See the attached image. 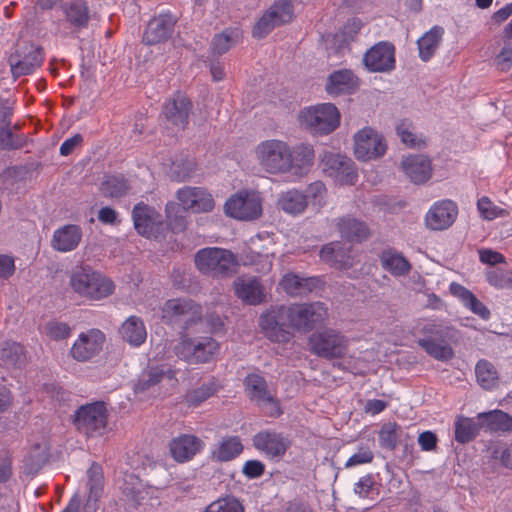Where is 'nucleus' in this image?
Here are the masks:
<instances>
[{"mask_svg": "<svg viewBox=\"0 0 512 512\" xmlns=\"http://www.w3.org/2000/svg\"><path fill=\"white\" fill-rule=\"evenodd\" d=\"M328 317L327 308L322 302L293 304L280 306L270 313L260 317V326L275 336L276 341L288 339V328L300 332H309L325 322Z\"/></svg>", "mask_w": 512, "mask_h": 512, "instance_id": "1", "label": "nucleus"}, {"mask_svg": "<svg viewBox=\"0 0 512 512\" xmlns=\"http://www.w3.org/2000/svg\"><path fill=\"white\" fill-rule=\"evenodd\" d=\"M426 337L418 339L417 344L432 358L438 361H448L454 357V351L449 345L460 340V332L443 321H428L421 328Z\"/></svg>", "mask_w": 512, "mask_h": 512, "instance_id": "2", "label": "nucleus"}, {"mask_svg": "<svg viewBox=\"0 0 512 512\" xmlns=\"http://www.w3.org/2000/svg\"><path fill=\"white\" fill-rule=\"evenodd\" d=\"M69 285L77 295L92 301L110 296L115 289L112 280L89 266L73 269Z\"/></svg>", "mask_w": 512, "mask_h": 512, "instance_id": "3", "label": "nucleus"}, {"mask_svg": "<svg viewBox=\"0 0 512 512\" xmlns=\"http://www.w3.org/2000/svg\"><path fill=\"white\" fill-rule=\"evenodd\" d=\"M219 351V343L210 336H185L174 346L175 355L190 365L210 363Z\"/></svg>", "mask_w": 512, "mask_h": 512, "instance_id": "4", "label": "nucleus"}, {"mask_svg": "<svg viewBox=\"0 0 512 512\" xmlns=\"http://www.w3.org/2000/svg\"><path fill=\"white\" fill-rule=\"evenodd\" d=\"M197 269L212 277H224L235 272L238 262L236 256L229 250L208 247L200 249L195 254Z\"/></svg>", "mask_w": 512, "mask_h": 512, "instance_id": "5", "label": "nucleus"}, {"mask_svg": "<svg viewBox=\"0 0 512 512\" xmlns=\"http://www.w3.org/2000/svg\"><path fill=\"white\" fill-rule=\"evenodd\" d=\"M301 124L313 135H328L340 125V112L332 103L305 108L300 114Z\"/></svg>", "mask_w": 512, "mask_h": 512, "instance_id": "6", "label": "nucleus"}, {"mask_svg": "<svg viewBox=\"0 0 512 512\" xmlns=\"http://www.w3.org/2000/svg\"><path fill=\"white\" fill-rule=\"evenodd\" d=\"M256 159L264 171L272 175L287 174L290 146L278 139L260 142L255 149Z\"/></svg>", "mask_w": 512, "mask_h": 512, "instance_id": "7", "label": "nucleus"}, {"mask_svg": "<svg viewBox=\"0 0 512 512\" xmlns=\"http://www.w3.org/2000/svg\"><path fill=\"white\" fill-rule=\"evenodd\" d=\"M308 344L311 353L327 360L343 358L349 347V339L341 332L326 328L310 335Z\"/></svg>", "mask_w": 512, "mask_h": 512, "instance_id": "8", "label": "nucleus"}, {"mask_svg": "<svg viewBox=\"0 0 512 512\" xmlns=\"http://www.w3.org/2000/svg\"><path fill=\"white\" fill-rule=\"evenodd\" d=\"M76 429L89 437L101 436L106 432L108 411L104 402L98 401L79 407L74 414Z\"/></svg>", "mask_w": 512, "mask_h": 512, "instance_id": "9", "label": "nucleus"}, {"mask_svg": "<svg viewBox=\"0 0 512 512\" xmlns=\"http://www.w3.org/2000/svg\"><path fill=\"white\" fill-rule=\"evenodd\" d=\"M192 109L191 100L177 91L164 102L160 117L167 129L183 131L189 124Z\"/></svg>", "mask_w": 512, "mask_h": 512, "instance_id": "10", "label": "nucleus"}, {"mask_svg": "<svg viewBox=\"0 0 512 512\" xmlns=\"http://www.w3.org/2000/svg\"><path fill=\"white\" fill-rule=\"evenodd\" d=\"M293 17L294 7L290 0L275 1L255 23L252 35L262 39L276 27L290 23Z\"/></svg>", "mask_w": 512, "mask_h": 512, "instance_id": "11", "label": "nucleus"}, {"mask_svg": "<svg viewBox=\"0 0 512 512\" xmlns=\"http://www.w3.org/2000/svg\"><path fill=\"white\" fill-rule=\"evenodd\" d=\"M320 167L327 176L340 184L354 185L357 181L355 163L340 153L324 152L320 158Z\"/></svg>", "mask_w": 512, "mask_h": 512, "instance_id": "12", "label": "nucleus"}, {"mask_svg": "<svg viewBox=\"0 0 512 512\" xmlns=\"http://www.w3.org/2000/svg\"><path fill=\"white\" fill-rule=\"evenodd\" d=\"M201 317V306L190 299H170L162 308V318L166 323H182L185 329Z\"/></svg>", "mask_w": 512, "mask_h": 512, "instance_id": "13", "label": "nucleus"}, {"mask_svg": "<svg viewBox=\"0 0 512 512\" xmlns=\"http://www.w3.org/2000/svg\"><path fill=\"white\" fill-rule=\"evenodd\" d=\"M253 447L264 454L266 458L274 461L281 460L291 446V440L282 432L273 429H264L252 438Z\"/></svg>", "mask_w": 512, "mask_h": 512, "instance_id": "14", "label": "nucleus"}, {"mask_svg": "<svg viewBox=\"0 0 512 512\" xmlns=\"http://www.w3.org/2000/svg\"><path fill=\"white\" fill-rule=\"evenodd\" d=\"M387 144L382 134L371 127H364L354 136V154L357 159L368 161L382 157Z\"/></svg>", "mask_w": 512, "mask_h": 512, "instance_id": "15", "label": "nucleus"}, {"mask_svg": "<svg viewBox=\"0 0 512 512\" xmlns=\"http://www.w3.org/2000/svg\"><path fill=\"white\" fill-rule=\"evenodd\" d=\"M105 341L106 336L100 329L81 332L70 349V355L78 362H87L102 351Z\"/></svg>", "mask_w": 512, "mask_h": 512, "instance_id": "16", "label": "nucleus"}, {"mask_svg": "<svg viewBox=\"0 0 512 512\" xmlns=\"http://www.w3.org/2000/svg\"><path fill=\"white\" fill-rule=\"evenodd\" d=\"M225 213L238 220H254L261 215L262 205L255 194L239 193L225 203Z\"/></svg>", "mask_w": 512, "mask_h": 512, "instance_id": "17", "label": "nucleus"}, {"mask_svg": "<svg viewBox=\"0 0 512 512\" xmlns=\"http://www.w3.org/2000/svg\"><path fill=\"white\" fill-rule=\"evenodd\" d=\"M363 62L370 72H391L396 63L394 45L387 41L376 43L366 51Z\"/></svg>", "mask_w": 512, "mask_h": 512, "instance_id": "18", "label": "nucleus"}, {"mask_svg": "<svg viewBox=\"0 0 512 512\" xmlns=\"http://www.w3.org/2000/svg\"><path fill=\"white\" fill-rule=\"evenodd\" d=\"M177 19L170 12L153 17L147 24L142 43L147 46L163 43L173 34Z\"/></svg>", "mask_w": 512, "mask_h": 512, "instance_id": "19", "label": "nucleus"}, {"mask_svg": "<svg viewBox=\"0 0 512 512\" xmlns=\"http://www.w3.org/2000/svg\"><path fill=\"white\" fill-rule=\"evenodd\" d=\"M43 59L40 47L33 44L25 46L23 53L17 51L9 58L12 76L19 78L32 74L42 65Z\"/></svg>", "mask_w": 512, "mask_h": 512, "instance_id": "20", "label": "nucleus"}, {"mask_svg": "<svg viewBox=\"0 0 512 512\" xmlns=\"http://www.w3.org/2000/svg\"><path fill=\"white\" fill-rule=\"evenodd\" d=\"M183 210L193 213H208L214 209L212 195L201 187H183L176 193Z\"/></svg>", "mask_w": 512, "mask_h": 512, "instance_id": "21", "label": "nucleus"}, {"mask_svg": "<svg viewBox=\"0 0 512 512\" xmlns=\"http://www.w3.org/2000/svg\"><path fill=\"white\" fill-rule=\"evenodd\" d=\"M176 374L177 370L167 364L149 366L139 375L138 380L133 386V390L136 394L149 392L163 379H168L175 384L177 383Z\"/></svg>", "mask_w": 512, "mask_h": 512, "instance_id": "22", "label": "nucleus"}, {"mask_svg": "<svg viewBox=\"0 0 512 512\" xmlns=\"http://www.w3.org/2000/svg\"><path fill=\"white\" fill-rule=\"evenodd\" d=\"M458 207L452 200H442L434 203L426 214L427 227L432 230L449 228L456 220Z\"/></svg>", "mask_w": 512, "mask_h": 512, "instance_id": "23", "label": "nucleus"}, {"mask_svg": "<svg viewBox=\"0 0 512 512\" xmlns=\"http://www.w3.org/2000/svg\"><path fill=\"white\" fill-rule=\"evenodd\" d=\"M132 219L136 231L148 238L158 233L162 225L160 214L144 203H138L134 206Z\"/></svg>", "mask_w": 512, "mask_h": 512, "instance_id": "24", "label": "nucleus"}, {"mask_svg": "<svg viewBox=\"0 0 512 512\" xmlns=\"http://www.w3.org/2000/svg\"><path fill=\"white\" fill-rule=\"evenodd\" d=\"M289 167L287 173H292L298 177L307 175L315 161V151L311 144L299 143L290 147Z\"/></svg>", "mask_w": 512, "mask_h": 512, "instance_id": "25", "label": "nucleus"}, {"mask_svg": "<svg viewBox=\"0 0 512 512\" xmlns=\"http://www.w3.org/2000/svg\"><path fill=\"white\" fill-rule=\"evenodd\" d=\"M204 447L203 441L195 435L182 434L173 438L169 444L172 458L178 463H185L194 458Z\"/></svg>", "mask_w": 512, "mask_h": 512, "instance_id": "26", "label": "nucleus"}, {"mask_svg": "<svg viewBox=\"0 0 512 512\" xmlns=\"http://www.w3.org/2000/svg\"><path fill=\"white\" fill-rule=\"evenodd\" d=\"M405 175L415 184H423L431 178L432 165L430 159L421 154L409 155L401 162Z\"/></svg>", "mask_w": 512, "mask_h": 512, "instance_id": "27", "label": "nucleus"}, {"mask_svg": "<svg viewBox=\"0 0 512 512\" xmlns=\"http://www.w3.org/2000/svg\"><path fill=\"white\" fill-rule=\"evenodd\" d=\"M233 286L236 296L249 305H258L265 299L264 288L255 276L238 277Z\"/></svg>", "mask_w": 512, "mask_h": 512, "instance_id": "28", "label": "nucleus"}, {"mask_svg": "<svg viewBox=\"0 0 512 512\" xmlns=\"http://www.w3.org/2000/svg\"><path fill=\"white\" fill-rule=\"evenodd\" d=\"M322 281L319 277H305L297 273H286L281 281L282 289L291 296H304L319 288Z\"/></svg>", "mask_w": 512, "mask_h": 512, "instance_id": "29", "label": "nucleus"}, {"mask_svg": "<svg viewBox=\"0 0 512 512\" xmlns=\"http://www.w3.org/2000/svg\"><path fill=\"white\" fill-rule=\"evenodd\" d=\"M81 239V227L74 224H68L54 231L51 246L59 252H69L78 247Z\"/></svg>", "mask_w": 512, "mask_h": 512, "instance_id": "30", "label": "nucleus"}, {"mask_svg": "<svg viewBox=\"0 0 512 512\" xmlns=\"http://www.w3.org/2000/svg\"><path fill=\"white\" fill-rule=\"evenodd\" d=\"M358 87V79L351 70L342 69L329 75L326 91L330 95L351 94Z\"/></svg>", "mask_w": 512, "mask_h": 512, "instance_id": "31", "label": "nucleus"}, {"mask_svg": "<svg viewBox=\"0 0 512 512\" xmlns=\"http://www.w3.org/2000/svg\"><path fill=\"white\" fill-rule=\"evenodd\" d=\"M337 227L341 237L349 242L360 243L370 235L367 224L352 217L340 218Z\"/></svg>", "mask_w": 512, "mask_h": 512, "instance_id": "32", "label": "nucleus"}, {"mask_svg": "<svg viewBox=\"0 0 512 512\" xmlns=\"http://www.w3.org/2000/svg\"><path fill=\"white\" fill-rule=\"evenodd\" d=\"M379 259L382 268L396 277L408 274L412 268L403 254L392 248L383 250Z\"/></svg>", "mask_w": 512, "mask_h": 512, "instance_id": "33", "label": "nucleus"}, {"mask_svg": "<svg viewBox=\"0 0 512 512\" xmlns=\"http://www.w3.org/2000/svg\"><path fill=\"white\" fill-rule=\"evenodd\" d=\"M477 419L490 432H512V416L502 410L479 413Z\"/></svg>", "mask_w": 512, "mask_h": 512, "instance_id": "34", "label": "nucleus"}, {"mask_svg": "<svg viewBox=\"0 0 512 512\" xmlns=\"http://www.w3.org/2000/svg\"><path fill=\"white\" fill-rule=\"evenodd\" d=\"M67 22L75 31L86 28L90 20L88 5L83 0H74L62 6Z\"/></svg>", "mask_w": 512, "mask_h": 512, "instance_id": "35", "label": "nucleus"}, {"mask_svg": "<svg viewBox=\"0 0 512 512\" xmlns=\"http://www.w3.org/2000/svg\"><path fill=\"white\" fill-rule=\"evenodd\" d=\"M443 34L444 29L436 25L418 39L419 58L423 62H428L434 56L442 41Z\"/></svg>", "mask_w": 512, "mask_h": 512, "instance_id": "36", "label": "nucleus"}, {"mask_svg": "<svg viewBox=\"0 0 512 512\" xmlns=\"http://www.w3.org/2000/svg\"><path fill=\"white\" fill-rule=\"evenodd\" d=\"M123 495L131 501L134 506L141 505L149 498V488L135 475H126L121 486Z\"/></svg>", "mask_w": 512, "mask_h": 512, "instance_id": "37", "label": "nucleus"}, {"mask_svg": "<svg viewBox=\"0 0 512 512\" xmlns=\"http://www.w3.org/2000/svg\"><path fill=\"white\" fill-rule=\"evenodd\" d=\"M277 205L285 213L298 215L307 208V196L299 190L291 189L279 196Z\"/></svg>", "mask_w": 512, "mask_h": 512, "instance_id": "38", "label": "nucleus"}, {"mask_svg": "<svg viewBox=\"0 0 512 512\" xmlns=\"http://www.w3.org/2000/svg\"><path fill=\"white\" fill-rule=\"evenodd\" d=\"M122 338L130 345L138 347L147 338V332L143 321L137 316H130L120 329Z\"/></svg>", "mask_w": 512, "mask_h": 512, "instance_id": "39", "label": "nucleus"}, {"mask_svg": "<svg viewBox=\"0 0 512 512\" xmlns=\"http://www.w3.org/2000/svg\"><path fill=\"white\" fill-rule=\"evenodd\" d=\"M243 451L241 439L238 436H228L223 438L217 448L212 450V459L219 462H228L235 459Z\"/></svg>", "mask_w": 512, "mask_h": 512, "instance_id": "40", "label": "nucleus"}, {"mask_svg": "<svg viewBox=\"0 0 512 512\" xmlns=\"http://www.w3.org/2000/svg\"><path fill=\"white\" fill-rule=\"evenodd\" d=\"M404 428L396 422L384 423L378 432V441L381 448L394 451L402 443Z\"/></svg>", "mask_w": 512, "mask_h": 512, "instance_id": "41", "label": "nucleus"}, {"mask_svg": "<svg viewBox=\"0 0 512 512\" xmlns=\"http://www.w3.org/2000/svg\"><path fill=\"white\" fill-rule=\"evenodd\" d=\"M127 179L122 175H107L100 184V191L104 197L120 198L129 190Z\"/></svg>", "mask_w": 512, "mask_h": 512, "instance_id": "42", "label": "nucleus"}, {"mask_svg": "<svg viewBox=\"0 0 512 512\" xmlns=\"http://www.w3.org/2000/svg\"><path fill=\"white\" fill-rule=\"evenodd\" d=\"M482 427L472 418L460 416L455 421V439L458 443L465 444L472 441Z\"/></svg>", "mask_w": 512, "mask_h": 512, "instance_id": "43", "label": "nucleus"}, {"mask_svg": "<svg viewBox=\"0 0 512 512\" xmlns=\"http://www.w3.org/2000/svg\"><path fill=\"white\" fill-rule=\"evenodd\" d=\"M247 396L257 403L270 394L265 378L259 374H248L244 379Z\"/></svg>", "mask_w": 512, "mask_h": 512, "instance_id": "44", "label": "nucleus"}, {"mask_svg": "<svg viewBox=\"0 0 512 512\" xmlns=\"http://www.w3.org/2000/svg\"><path fill=\"white\" fill-rule=\"evenodd\" d=\"M0 359L6 367H21L26 360L24 347L16 342H6L0 351Z\"/></svg>", "mask_w": 512, "mask_h": 512, "instance_id": "45", "label": "nucleus"}, {"mask_svg": "<svg viewBox=\"0 0 512 512\" xmlns=\"http://www.w3.org/2000/svg\"><path fill=\"white\" fill-rule=\"evenodd\" d=\"M475 373L478 383L484 389L490 390L497 385L498 373L491 362L485 359L479 360L475 367Z\"/></svg>", "mask_w": 512, "mask_h": 512, "instance_id": "46", "label": "nucleus"}, {"mask_svg": "<svg viewBox=\"0 0 512 512\" xmlns=\"http://www.w3.org/2000/svg\"><path fill=\"white\" fill-rule=\"evenodd\" d=\"M87 487L89 489V500L97 501L103 492V471L100 465L93 463L87 470Z\"/></svg>", "mask_w": 512, "mask_h": 512, "instance_id": "47", "label": "nucleus"}, {"mask_svg": "<svg viewBox=\"0 0 512 512\" xmlns=\"http://www.w3.org/2000/svg\"><path fill=\"white\" fill-rule=\"evenodd\" d=\"M239 37L237 30L225 29L222 33L213 37L211 49L213 54L222 55L234 46Z\"/></svg>", "mask_w": 512, "mask_h": 512, "instance_id": "48", "label": "nucleus"}, {"mask_svg": "<svg viewBox=\"0 0 512 512\" xmlns=\"http://www.w3.org/2000/svg\"><path fill=\"white\" fill-rule=\"evenodd\" d=\"M320 258L326 263L337 267H345L347 264L344 260L345 252L340 242H331L324 245L320 250Z\"/></svg>", "mask_w": 512, "mask_h": 512, "instance_id": "49", "label": "nucleus"}, {"mask_svg": "<svg viewBox=\"0 0 512 512\" xmlns=\"http://www.w3.org/2000/svg\"><path fill=\"white\" fill-rule=\"evenodd\" d=\"M28 138L21 134L15 135L9 127H0V150H17L26 146Z\"/></svg>", "mask_w": 512, "mask_h": 512, "instance_id": "50", "label": "nucleus"}, {"mask_svg": "<svg viewBox=\"0 0 512 512\" xmlns=\"http://www.w3.org/2000/svg\"><path fill=\"white\" fill-rule=\"evenodd\" d=\"M397 135L401 141L409 147H421L425 142L414 133L413 125L404 120L396 127Z\"/></svg>", "mask_w": 512, "mask_h": 512, "instance_id": "51", "label": "nucleus"}, {"mask_svg": "<svg viewBox=\"0 0 512 512\" xmlns=\"http://www.w3.org/2000/svg\"><path fill=\"white\" fill-rule=\"evenodd\" d=\"M186 210H183V207L180 208L178 205L171 203L166 206V214L169 225L173 232H181L186 227V218L183 213Z\"/></svg>", "mask_w": 512, "mask_h": 512, "instance_id": "52", "label": "nucleus"}, {"mask_svg": "<svg viewBox=\"0 0 512 512\" xmlns=\"http://www.w3.org/2000/svg\"><path fill=\"white\" fill-rule=\"evenodd\" d=\"M44 330L46 335L55 341L65 340L71 335V327L64 322H60L57 320H50L48 321L45 326Z\"/></svg>", "mask_w": 512, "mask_h": 512, "instance_id": "53", "label": "nucleus"}, {"mask_svg": "<svg viewBox=\"0 0 512 512\" xmlns=\"http://www.w3.org/2000/svg\"><path fill=\"white\" fill-rule=\"evenodd\" d=\"M216 392V384L210 382L191 390L187 393V402L192 406H198Z\"/></svg>", "mask_w": 512, "mask_h": 512, "instance_id": "54", "label": "nucleus"}, {"mask_svg": "<svg viewBox=\"0 0 512 512\" xmlns=\"http://www.w3.org/2000/svg\"><path fill=\"white\" fill-rule=\"evenodd\" d=\"M487 281L496 288L512 287V271L495 268L486 273Z\"/></svg>", "mask_w": 512, "mask_h": 512, "instance_id": "55", "label": "nucleus"}, {"mask_svg": "<svg viewBox=\"0 0 512 512\" xmlns=\"http://www.w3.org/2000/svg\"><path fill=\"white\" fill-rule=\"evenodd\" d=\"M373 458L374 454L369 447L360 446L358 451L347 460L345 467L349 468L357 465L367 464L372 462Z\"/></svg>", "mask_w": 512, "mask_h": 512, "instance_id": "56", "label": "nucleus"}, {"mask_svg": "<svg viewBox=\"0 0 512 512\" xmlns=\"http://www.w3.org/2000/svg\"><path fill=\"white\" fill-rule=\"evenodd\" d=\"M195 171V163L192 160H185L181 163L174 162L172 166L173 176L177 181H184L191 177Z\"/></svg>", "mask_w": 512, "mask_h": 512, "instance_id": "57", "label": "nucleus"}, {"mask_svg": "<svg viewBox=\"0 0 512 512\" xmlns=\"http://www.w3.org/2000/svg\"><path fill=\"white\" fill-rule=\"evenodd\" d=\"M47 460V454L42 451L36 455L30 454L24 459V470L27 474H36Z\"/></svg>", "mask_w": 512, "mask_h": 512, "instance_id": "58", "label": "nucleus"}, {"mask_svg": "<svg viewBox=\"0 0 512 512\" xmlns=\"http://www.w3.org/2000/svg\"><path fill=\"white\" fill-rule=\"evenodd\" d=\"M262 411L269 417H278L282 414L279 401L271 395H267L261 401L256 403Z\"/></svg>", "mask_w": 512, "mask_h": 512, "instance_id": "59", "label": "nucleus"}, {"mask_svg": "<svg viewBox=\"0 0 512 512\" xmlns=\"http://www.w3.org/2000/svg\"><path fill=\"white\" fill-rule=\"evenodd\" d=\"M374 490V480L369 474L361 477L354 486V492L360 498H369Z\"/></svg>", "mask_w": 512, "mask_h": 512, "instance_id": "60", "label": "nucleus"}, {"mask_svg": "<svg viewBox=\"0 0 512 512\" xmlns=\"http://www.w3.org/2000/svg\"><path fill=\"white\" fill-rule=\"evenodd\" d=\"M477 208L480 215L487 220H493L498 216V208L486 196L478 200Z\"/></svg>", "mask_w": 512, "mask_h": 512, "instance_id": "61", "label": "nucleus"}, {"mask_svg": "<svg viewBox=\"0 0 512 512\" xmlns=\"http://www.w3.org/2000/svg\"><path fill=\"white\" fill-rule=\"evenodd\" d=\"M12 476V457L8 450L0 451V482H7Z\"/></svg>", "mask_w": 512, "mask_h": 512, "instance_id": "62", "label": "nucleus"}, {"mask_svg": "<svg viewBox=\"0 0 512 512\" xmlns=\"http://www.w3.org/2000/svg\"><path fill=\"white\" fill-rule=\"evenodd\" d=\"M265 472V465L259 460H248L244 463L242 473L249 479L261 477Z\"/></svg>", "mask_w": 512, "mask_h": 512, "instance_id": "63", "label": "nucleus"}, {"mask_svg": "<svg viewBox=\"0 0 512 512\" xmlns=\"http://www.w3.org/2000/svg\"><path fill=\"white\" fill-rule=\"evenodd\" d=\"M497 67L501 71H507L512 66V43H507L496 57Z\"/></svg>", "mask_w": 512, "mask_h": 512, "instance_id": "64", "label": "nucleus"}]
</instances>
